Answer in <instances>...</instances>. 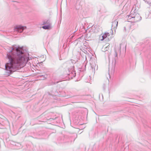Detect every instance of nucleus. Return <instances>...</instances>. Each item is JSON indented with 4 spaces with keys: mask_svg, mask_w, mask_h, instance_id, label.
<instances>
[{
    "mask_svg": "<svg viewBox=\"0 0 151 151\" xmlns=\"http://www.w3.org/2000/svg\"><path fill=\"white\" fill-rule=\"evenodd\" d=\"M42 28L45 29H50L51 28V25H45L43 26Z\"/></svg>",
    "mask_w": 151,
    "mask_h": 151,
    "instance_id": "nucleus-8",
    "label": "nucleus"
},
{
    "mask_svg": "<svg viewBox=\"0 0 151 151\" xmlns=\"http://www.w3.org/2000/svg\"><path fill=\"white\" fill-rule=\"evenodd\" d=\"M67 74L71 77H75L76 76V73L74 71H71L70 73L69 74Z\"/></svg>",
    "mask_w": 151,
    "mask_h": 151,
    "instance_id": "nucleus-7",
    "label": "nucleus"
},
{
    "mask_svg": "<svg viewBox=\"0 0 151 151\" xmlns=\"http://www.w3.org/2000/svg\"><path fill=\"white\" fill-rule=\"evenodd\" d=\"M106 83H104L103 84V89L104 90H105L106 88Z\"/></svg>",
    "mask_w": 151,
    "mask_h": 151,
    "instance_id": "nucleus-13",
    "label": "nucleus"
},
{
    "mask_svg": "<svg viewBox=\"0 0 151 151\" xmlns=\"http://www.w3.org/2000/svg\"><path fill=\"white\" fill-rule=\"evenodd\" d=\"M43 24L51 25L52 23L49 19H46L43 21Z\"/></svg>",
    "mask_w": 151,
    "mask_h": 151,
    "instance_id": "nucleus-5",
    "label": "nucleus"
},
{
    "mask_svg": "<svg viewBox=\"0 0 151 151\" xmlns=\"http://www.w3.org/2000/svg\"><path fill=\"white\" fill-rule=\"evenodd\" d=\"M120 48H121V46H120Z\"/></svg>",
    "mask_w": 151,
    "mask_h": 151,
    "instance_id": "nucleus-21",
    "label": "nucleus"
},
{
    "mask_svg": "<svg viewBox=\"0 0 151 151\" xmlns=\"http://www.w3.org/2000/svg\"><path fill=\"white\" fill-rule=\"evenodd\" d=\"M12 2H16V1H12Z\"/></svg>",
    "mask_w": 151,
    "mask_h": 151,
    "instance_id": "nucleus-18",
    "label": "nucleus"
},
{
    "mask_svg": "<svg viewBox=\"0 0 151 151\" xmlns=\"http://www.w3.org/2000/svg\"><path fill=\"white\" fill-rule=\"evenodd\" d=\"M22 49L16 45L10 47V51L7 54L9 61L5 66L6 75L10 76L27 62V57Z\"/></svg>",
    "mask_w": 151,
    "mask_h": 151,
    "instance_id": "nucleus-1",
    "label": "nucleus"
},
{
    "mask_svg": "<svg viewBox=\"0 0 151 151\" xmlns=\"http://www.w3.org/2000/svg\"><path fill=\"white\" fill-rule=\"evenodd\" d=\"M115 57H116V58H117V53L116 51H115Z\"/></svg>",
    "mask_w": 151,
    "mask_h": 151,
    "instance_id": "nucleus-14",
    "label": "nucleus"
},
{
    "mask_svg": "<svg viewBox=\"0 0 151 151\" xmlns=\"http://www.w3.org/2000/svg\"><path fill=\"white\" fill-rule=\"evenodd\" d=\"M118 21L116 20H115L112 22L111 29H113L114 30H115L116 29L118 25Z\"/></svg>",
    "mask_w": 151,
    "mask_h": 151,
    "instance_id": "nucleus-4",
    "label": "nucleus"
},
{
    "mask_svg": "<svg viewBox=\"0 0 151 151\" xmlns=\"http://www.w3.org/2000/svg\"><path fill=\"white\" fill-rule=\"evenodd\" d=\"M95 67H94V70H95Z\"/></svg>",
    "mask_w": 151,
    "mask_h": 151,
    "instance_id": "nucleus-19",
    "label": "nucleus"
},
{
    "mask_svg": "<svg viewBox=\"0 0 151 151\" xmlns=\"http://www.w3.org/2000/svg\"><path fill=\"white\" fill-rule=\"evenodd\" d=\"M108 35L109 36V33L108 32L105 33L102 36L103 39L101 40H104L106 38Z\"/></svg>",
    "mask_w": 151,
    "mask_h": 151,
    "instance_id": "nucleus-10",
    "label": "nucleus"
},
{
    "mask_svg": "<svg viewBox=\"0 0 151 151\" xmlns=\"http://www.w3.org/2000/svg\"><path fill=\"white\" fill-rule=\"evenodd\" d=\"M59 82V81H57V82H55L54 83V84H57Z\"/></svg>",
    "mask_w": 151,
    "mask_h": 151,
    "instance_id": "nucleus-16",
    "label": "nucleus"
},
{
    "mask_svg": "<svg viewBox=\"0 0 151 151\" xmlns=\"http://www.w3.org/2000/svg\"><path fill=\"white\" fill-rule=\"evenodd\" d=\"M139 16V17H137V18H134V22H137L141 20V17H140L139 15H138V16Z\"/></svg>",
    "mask_w": 151,
    "mask_h": 151,
    "instance_id": "nucleus-9",
    "label": "nucleus"
},
{
    "mask_svg": "<svg viewBox=\"0 0 151 151\" xmlns=\"http://www.w3.org/2000/svg\"><path fill=\"white\" fill-rule=\"evenodd\" d=\"M109 45L108 46H106L105 47L104 50H103V51H104V52H107V54H108V53L107 52L108 51V50H109Z\"/></svg>",
    "mask_w": 151,
    "mask_h": 151,
    "instance_id": "nucleus-11",
    "label": "nucleus"
},
{
    "mask_svg": "<svg viewBox=\"0 0 151 151\" xmlns=\"http://www.w3.org/2000/svg\"><path fill=\"white\" fill-rule=\"evenodd\" d=\"M26 28V27L22 26L21 25L17 26L14 29V31L17 32L19 33H21L24 29Z\"/></svg>",
    "mask_w": 151,
    "mask_h": 151,
    "instance_id": "nucleus-2",
    "label": "nucleus"
},
{
    "mask_svg": "<svg viewBox=\"0 0 151 151\" xmlns=\"http://www.w3.org/2000/svg\"><path fill=\"white\" fill-rule=\"evenodd\" d=\"M83 65L84 66V68L83 69V67H82L81 69H82V70L84 71L86 70V65L85 63H83Z\"/></svg>",
    "mask_w": 151,
    "mask_h": 151,
    "instance_id": "nucleus-12",
    "label": "nucleus"
},
{
    "mask_svg": "<svg viewBox=\"0 0 151 151\" xmlns=\"http://www.w3.org/2000/svg\"><path fill=\"white\" fill-rule=\"evenodd\" d=\"M1 124L0 123V128H3Z\"/></svg>",
    "mask_w": 151,
    "mask_h": 151,
    "instance_id": "nucleus-15",
    "label": "nucleus"
},
{
    "mask_svg": "<svg viewBox=\"0 0 151 151\" xmlns=\"http://www.w3.org/2000/svg\"><path fill=\"white\" fill-rule=\"evenodd\" d=\"M137 17H139V16H134L132 14H131L129 16H127V18H128V19H131L133 18H138Z\"/></svg>",
    "mask_w": 151,
    "mask_h": 151,
    "instance_id": "nucleus-6",
    "label": "nucleus"
},
{
    "mask_svg": "<svg viewBox=\"0 0 151 151\" xmlns=\"http://www.w3.org/2000/svg\"><path fill=\"white\" fill-rule=\"evenodd\" d=\"M94 65H95V66L96 67V65L95 64Z\"/></svg>",
    "mask_w": 151,
    "mask_h": 151,
    "instance_id": "nucleus-20",
    "label": "nucleus"
},
{
    "mask_svg": "<svg viewBox=\"0 0 151 151\" xmlns=\"http://www.w3.org/2000/svg\"><path fill=\"white\" fill-rule=\"evenodd\" d=\"M93 66H94L93 65L91 66V68H93Z\"/></svg>",
    "mask_w": 151,
    "mask_h": 151,
    "instance_id": "nucleus-17",
    "label": "nucleus"
},
{
    "mask_svg": "<svg viewBox=\"0 0 151 151\" xmlns=\"http://www.w3.org/2000/svg\"><path fill=\"white\" fill-rule=\"evenodd\" d=\"M50 76L49 74H44L43 75H40L38 76V77L40 78L41 80H45L47 78Z\"/></svg>",
    "mask_w": 151,
    "mask_h": 151,
    "instance_id": "nucleus-3",
    "label": "nucleus"
}]
</instances>
